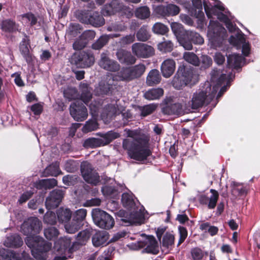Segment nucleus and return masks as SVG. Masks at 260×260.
Listing matches in <instances>:
<instances>
[{"label":"nucleus","mask_w":260,"mask_h":260,"mask_svg":"<svg viewBox=\"0 0 260 260\" xmlns=\"http://www.w3.org/2000/svg\"><path fill=\"white\" fill-rule=\"evenodd\" d=\"M235 78L232 72L228 75L219 69H214L211 72V80L205 82L200 88L193 93L191 100L185 107L189 110L197 109L204 104H208L217 94L216 99L220 98L231 85Z\"/></svg>","instance_id":"f257e3e1"},{"label":"nucleus","mask_w":260,"mask_h":260,"mask_svg":"<svg viewBox=\"0 0 260 260\" xmlns=\"http://www.w3.org/2000/svg\"><path fill=\"white\" fill-rule=\"evenodd\" d=\"M42 229L41 221L36 217H30L24 221L20 227V231L27 236L25 242L30 249L31 254L38 259H44L46 253L52 247L51 243L46 241L42 237L35 236Z\"/></svg>","instance_id":"f03ea898"},{"label":"nucleus","mask_w":260,"mask_h":260,"mask_svg":"<svg viewBox=\"0 0 260 260\" xmlns=\"http://www.w3.org/2000/svg\"><path fill=\"white\" fill-rule=\"evenodd\" d=\"M128 138L122 142V147L127 151L128 156L138 161H143L152 154L149 148V138L145 135L138 134L136 131L124 130Z\"/></svg>","instance_id":"7ed1b4c3"},{"label":"nucleus","mask_w":260,"mask_h":260,"mask_svg":"<svg viewBox=\"0 0 260 260\" xmlns=\"http://www.w3.org/2000/svg\"><path fill=\"white\" fill-rule=\"evenodd\" d=\"M208 45L212 49L221 47L226 39V29L217 21H210L207 31Z\"/></svg>","instance_id":"20e7f679"},{"label":"nucleus","mask_w":260,"mask_h":260,"mask_svg":"<svg viewBox=\"0 0 260 260\" xmlns=\"http://www.w3.org/2000/svg\"><path fill=\"white\" fill-rule=\"evenodd\" d=\"M196 79L197 76L191 69L180 66L173 79L172 85L176 89H181L188 84L194 83Z\"/></svg>","instance_id":"39448f33"},{"label":"nucleus","mask_w":260,"mask_h":260,"mask_svg":"<svg viewBox=\"0 0 260 260\" xmlns=\"http://www.w3.org/2000/svg\"><path fill=\"white\" fill-rule=\"evenodd\" d=\"M146 67L142 63H140L130 68H123L114 77L117 80H131L141 76L145 72Z\"/></svg>","instance_id":"423d86ee"},{"label":"nucleus","mask_w":260,"mask_h":260,"mask_svg":"<svg viewBox=\"0 0 260 260\" xmlns=\"http://www.w3.org/2000/svg\"><path fill=\"white\" fill-rule=\"evenodd\" d=\"M92 217L94 223L101 229L109 230L114 225L113 218L105 211L99 208L92 210Z\"/></svg>","instance_id":"0eeeda50"},{"label":"nucleus","mask_w":260,"mask_h":260,"mask_svg":"<svg viewBox=\"0 0 260 260\" xmlns=\"http://www.w3.org/2000/svg\"><path fill=\"white\" fill-rule=\"evenodd\" d=\"M80 89L81 91L80 96L81 101L89 106L92 115H96L101 106L100 101L94 100L88 105L89 101L92 99V93L88 84L85 83H81Z\"/></svg>","instance_id":"6e6552de"},{"label":"nucleus","mask_w":260,"mask_h":260,"mask_svg":"<svg viewBox=\"0 0 260 260\" xmlns=\"http://www.w3.org/2000/svg\"><path fill=\"white\" fill-rule=\"evenodd\" d=\"M176 2L182 5L192 16L202 18L204 16L201 0H175Z\"/></svg>","instance_id":"1a4fd4ad"},{"label":"nucleus","mask_w":260,"mask_h":260,"mask_svg":"<svg viewBox=\"0 0 260 260\" xmlns=\"http://www.w3.org/2000/svg\"><path fill=\"white\" fill-rule=\"evenodd\" d=\"M71 63L77 68H85L92 66L94 61V57L92 54L80 51L73 54L71 58Z\"/></svg>","instance_id":"9d476101"},{"label":"nucleus","mask_w":260,"mask_h":260,"mask_svg":"<svg viewBox=\"0 0 260 260\" xmlns=\"http://www.w3.org/2000/svg\"><path fill=\"white\" fill-rule=\"evenodd\" d=\"M80 14L79 18L81 22L90 24L94 27H100L105 23L103 16L98 12H94L91 14L87 12L82 11Z\"/></svg>","instance_id":"9b49d317"},{"label":"nucleus","mask_w":260,"mask_h":260,"mask_svg":"<svg viewBox=\"0 0 260 260\" xmlns=\"http://www.w3.org/2000/svg\"><path fill=\"white\" fill-rule=\"evenodd\" d=\"M81 173L83 179L87 183L95 185L99 183L100 176L89 163L85 162L81 164Z\"/></svg>","instance_id":"f8f14e48"},{"label":"nucleus","mask_w":260,"mask_h":260,"mask_svg":"<svg viewBox=\"0 0 260 260\" xmlns=\"http://www.w3.org/2000/svg\"><path fill=\"white\" fill-rule=\"evenodd\" d=\"M70 112L74 120L77 121H84L88 116L86 107L82 103H80V101L78 100L71 104Z\"/></svg>","instance_id":"ddd939ff"},{"label":"nucleus","mask_w":260,"mask_h":260,"mask_svg":"<svg viewBox=\"0 0 260 260\" xmlns=\"http://www.w3.org/2000/svg\"><path fill=\"white\" fill-rule=\"evenodd\" d=\"M133 53L139 58H146L154 54V48L147 44L135 43L132 46Z\"/></svg>","instance_id":"4468645a"},{"label":"nucleus","mask_w":260,"mask_h":260,"mask_svg":"<svg viewBox=\"0 0 260 260\" xmlns=\"http://www.w3.org/2000/svg\"><path fill=\"white\" fill-rule=\"evenodd\" d=\"M64 191L61 189H55L50 192L45 201L46 207L48 210L55 208L60 204L63 197Z\"/></svg>","instance_id":"2eb2a0df"},{"label":"nucleus","mask_w":260,"mask_h":260,"mask_svg":"<svg viewBox=\"0 0 260 260\" xmlns=\"http://www.w3.org/2000/svg\"><path fill=\"white\" fill-rule=\"evenodd\" d=\"M144 236V239L143 241L138 242L139 248L145 247L144 251L147 253L157 254L159 251L158 243L153 236Z\"/></svg>","instance_id":"dca6fc26"},{"label":"nucleus","mask_w":260,"mask_h":260,"mask_svg":"<svg viewBox=\"0 0 260 260\" xmlns=\"http://www.w3.org/2000/svg\"><path fill=\"white\" fill-rule=\"evenodd\" d=\"M71 241L67 238L60 239L54 243V249L57 250L60 255H56L53 260H66L67 257L66 256V252L70 251Z\"/></svg>","instance_id":"f3484780"},{"label":"nucleus","mask_w":260,"mask_h":260,"mask_svg":"<svg viewBox=\"0 0 260 260\" xmlns=\"http://www.w3.org/2000/svg\"><path fill=\"white\" fill-rule=\"evenodd\" d=\"M99 65L106 71L113 72L119 71L120 68V64L116 61L109 57L107 52H103L101 54Z\"/></svg>","instance_id":"a211bd4d"},{"label":"nucleus","mask_w":260,"mask_h":260,"mask_svg":"<svg viewBox=\"0 0 260 260\" xmlns=\"http://www.w3.org/2000/svg\"><path fill=\"white\" fill-rule=\"evenodd\" d=\"M0 260H27V253H18L9 249H0Z\"/></svg>","instance_id":"6ab92c4d"},{"label":"nucleus","mask_w":260,"mask_h":260,"mask_svg":"<svg viewBox=\"0 0 260 260\" xmlns=\"http://www.w3.org/2000/svg\"><path fill=\"white\" fill-rule=\"evenodd\" d=\"M210 192L212 194L209 198L205 194H201L199 198V201L200 204L207 205L209 209H212L216 205L219 194L218 192L213 189H211Z\"/></svg>","instance_id":"aec40b11"},{"label":"nucleus","mask_w":260,"mask_h":260,"mask_svg":"<svg viewBox=\"0 0 260 260\" xmlns=\"http://www.w3.org/2000/svg\"><path fill=\"white\" fill-rule=\"evenodd\" d=\"M155 12L161 16H175L180 12L179 8L174 4H168L167 6L159 5L155 9Z\"/></svg>","instance_id":"412c9836"},{"label":"nucleus","mask_w":260,"mask_h":260,"mask_svg":"<svg viewBox=\"0 0 260 260\" xmlns=\"http://www.w3.org/2000/svg\"><path fill=\"white\" fill-rule=\"evenodd\" d=\"M109 238V234L106 231H98L92 237V244L94 247L106 246Z\"/></svg>","instance_id":"4be33fe9"},{"label":"nucleus","mask_w":260,"mask_h":260,"mask_svg":"<svg viewBox=\"0 0 260 260\" xmlns=\"http://www.w3.org/2000/svg\"><path fill=\"white\" fill-rule=\"evenodd\" d=\"M176 68L175 61L172 59H167L161 63L160 70L162 76L169 78L173 75Z\"/></svg>","instance_id":"5701e85b"},{"label":"nucleus","mask_w":260,"mask_h":260,"mask_svg":"<svg viewBox=\"0 0 260 260\" xmlns=\"http://www.w3.org/2000/svg\"><path fill=\"white\" fill-rule=\"evenodd\" d=\"M116 55L117 59L121 63L129 65L134 64L136 61L135 57L130 52L125 50H118Z\"/></svg>","instance_id":"b1692460"},{"label":"nucleus","mask_w":260,"mask_h":260,"mask_svg":"<svg viewBox=\"0 0 260 260\" xmlns=\"http://www.w3.org/2000/svg\"><path fill=\"white\" fill-rule=\"evenodd\" d=\"M244 58L239 54H232L227 56L228 66L229 68L239 69L244 63Z\"/></svg>","instance_id":"393cba45"},{"label":"nucleus","mask_w":260,"mask_h":260,"mask_svg":"<svg viewBox=\"0 0 260 260\" xmlns=\"http://www.w3.org/2000/svg\"><path fill=\"white\" fill-rule=\"evenodd\" d=\"M120 36V34H111L102 35L92 44V48L94 50H100L108 42L110 39L118 38Z\"/></svg>","instance_id":"a878e982"},{"label":"nucleus","mask_w":260,"mask_h":260,"mask_svg":"<svg viewBox=\"0 0 260 260\" xmlns=\"http://www.w3.org/2000/svg\"><path fill=\"white\" fill-rule=\"evenodd\" d=\"M23 244V241L20 236L17 234H10L7 236L4 244L8 247H18Z\"/></svg>","instance_id":"bb28decb"},{"label":"nucleus","mask_w":260,"mask_h":260,"mask_svg":"<svg viewBox=\"0 0 260 260\" xmlns=\"http://www.w3.org/2000/svg\"><path fill=\"white\" fill-rule=\"evenodd\" d=\"M121 202L123 206L131 211H135L136 204L133 194L131 192H124L122 194Z\"/></svg>","instance_id":"cd10ccee"},{"label":"nucleus","mask_w":260,"mask_h":260,"mask_svg":"<svg viewBox=\"0 0 260 260\" xmlns=\"http://www.w3.org/2000/svg\"><path fill=\"white\" fill-rule=\"evenodd\" d=\"M96 135L101 137L103 146L109 144L120 136L118 133L114 131H110L107 133H98Z\"/></svg>","instance_id":"c85d7f7f"},{"label":"nucleus","mask_w":260,"mask_h":260,"mask_svg":"<svg viewBox=\"0 0 260 260\" xmlns=\"http://www.w3.org/2000/svg\"><path fill=\"white\" fill-rule=\"evenodd\" d=\"M161 77L158 70L156 69L151 70L148 73L146 83L149 86H153L159 84L161 81Z\"/></svg>","instance_id":"c756f323"},{"label":"nucleus","mask_w":260,"mask_h":260,"mask_svg":"<svg viewBox=\"0 0 260 260\" xmlns=\"http://www.w3.org/2000/svg\"><path fill=\"white\" fill-rule=\"evenodd\" d=\"M162 112L167 115H179L182 113V106L179 103L168 104L163 107Z\"/></svg>","instance_id":"7c9ffc66"},{"label":"nucleus","mask_w":260,"mask_h":260,"mask_svg":"<svg viewBox=\"0 0 260 260\" xmlns=\"http://www.w3.org/2000/svg\"><path fill=\"white\" fill-rule=\"evenodd\" d=\"M56 215L59 222L66 223L70 220L72 212L69 209L60 207L57 209Z\"/></svg>","instance_id":"2f4dec72"},{"label":"nucleus","mask_w":260,"mask_h":260,"mask_svg":"<svg viewBox=\"0 0 260 260\" xmlns=\"http://www.w3.org/2000/svg\"><path fill=\"white\" fill-rule=\"evenodd\" d=\"M150 37L149 28L147 25H142L136 32L137 40L140 42H146Z\"/></svg>","instance_id":"473e14b6"},{"label":"nucleus","mask_w":260,"mask_h":260,"mask_svg":"<svg viewBox=\"0 0 260 260\" xmlns=\"http://www.w3.org/2000/svg\"><path fill=\"white\" fill-rule=\"evenodd\" d=\"M164 94V90L161 88H152L146 91L144 94V98L148 100L159 99Z\"/></svg>","instance_id":"72a5a7b5"},{"label":"nucleus","mask_w":260,"mask_h":260,"mask_svg":"<svg viewBox=\"0 0 260 260\" xmlns=\"http://www.w3.org/2000/svg\"><path fill=\"white\" fill-rule=\"evenodd\" d=\"M57 180L54 178L40 180L36 182V186L38 189H50L56 186Z\"/></svg>","instance_id":"f704fd0d"},{"label":"nucleus","mask_w":260,"mask_h":260,"mask_svg":"<svg viewBox=\"0 0 260 260\" xmlns=\"http://www.w3.org/2000/svg\"><path fill=\"white\" fill-rule=\"evenodd\" d=\"M19 25L11 19H6L2 22L1 29L7 32H13L18 30Z\"/></svg>","instance_id":"c9c22d12"},{"label":"nucleus","mask_w":260,"mask_h":260,"mask_svg":"<svg viewBox=\"0 0 260 260\" xmlns=\"http://www.w3.org/2000/svg\"><path fill=\"white\" fill-rule=\"evenodd\" d=\"M231 186L232 187V193L235 196H245L247 193L246 188L242 184L232 181L231 183Z\"/></svg>","instance_id":"e433bc0d"},{"label":"nucleus","mask_w":260,"mask_h":260,"mask_svg":"<svg viewBox=\"0 0 260 260\" xmlns=\"http://www.w3.org/2000/svg\"><path fill=\"white\" fill-rule=\"evenodd\" d=\"M44 174L48 176H57L61 174L59 163L55 162L48 166L44 170Z\"/></svg>","instance_id":"4c0bfd02"},{"label":"nucleus","mask_w":260,"mask_h":260,"mask_svg":"<svg viewBox=\"0 0 260 260\" xmlns=\"http://www.w3.org/2000/svg\"><path fill=\"white\" fill-rule=\"evenodd\" d=\"M184 32L192 43L197 45H202L204 43V40L199 33L191 30H186Z\"/></svg>","instance_id":"58836bf2"},{"label":"nucleus","mask_w":260,"mask_h":260,"mask_svg":"<svg viewBox=\"0 0 260 260\" xmlns=\"http://www.w3.org/2000/svg\"><path fill=\"white\" fill-rule=\"evenodd\" d=\"M135 16L140 19L144 20L149 17L150 11L147 6H141L137 8L135 12Z\"/></svg>","instance_id":"ea45409f"},{"label":"nucleus","mask_w":260,"mask_h":260,"mask_svg":"<svg viewBox=\"0 0 260 260\" xmlns=\"http://www.w3.org/2000/svg\"><path fill=\"white\" fill-rule=\"evenodd\" d=\"M127 28L125 24L121 22H116L111 23L107 27L108 31H114V34H119L120 32L125 31Z\"/></svg>","instance_id":"a19ab883"},{"label":"nucleus","mask_w":260,"mask_h":260,"mask_svg":"<svg viewBox=\"0 0 260 260\" xmlns=\"http://www.w3.org/2000/svg\"><path fill=\"white\" fill-rule=\"evenodd\" d=\"M183 58L187 62L194 66H199L200 60L197 55L193 52H185L183 54Z\"/></svg>","instance_id":"79ce46f5"},{"label":"nucleus","mask_w":260,"mask_h":260,"mask_svg":"<svg viewBox=\"0 0 260 260\" xmlns=\"http://www.w3.org/2000/svg\"><path fill=\"white\" fill-rule=\"evenodd\" d=\"M101 138H89L86 139L83 143V146L85 148H96L103 146Z\"/></svg>","instance_id":"37998d69"},{"label":"nucleus","mask_w":260,"mask_h":260,"mask_svg":"<svg viewBox=\"0 0 260 260\" xmlns=\"http://www.w3.org/2000/svg\"><path fill=\"white\" fill-rule=\"evenodd\" d=\"M116 1H112L109 4L105 5L103 8L102 11L104 15H111L114 14L117 10Z\"/></svg>","instance_id":"c03bdc74"},{"label":"nucleus","mask_w":260,"mask_h":260,"mask_svg":"<svg viewBox=\"0 0 260 260\" xmlns=\"http://www.w3.org/2000/svg\"><path fill=\"white\" fill-rule=\"evenodd\" d=\"M99 126L96 119H89L87 121L82 127V132L84 133H87L98 129Z\"/></svg>","instance_id":"a18cd8bd"},{"label":"nucleus","mask_w":260,"mask_h":260,"mask_svg":"<svg viewBox=\"0 0 260 260\" xmlns=\"http://www.w3.org/2000/svg\"><path fill=\"white\" fill-rule=\"evenodd\" d=\"M91 229L88 228L79 232L77 235V240L80 244H84L89 239L91 235Z\"/></svg>","instance_id":"49530a36"},{"label":"nucleus","mask_w":260,"mask_h":260,"mask_svg":"<svg viewBox=\"0 0 260 260\" xmlns=\"http://www.w3.org/2000/svg\"><path fill=\"white\" fill-rule=\"evenodd\" d=\"M173 44L169 40L164 41L157 44V49L162 53L171 52L173 49Z\"/></svg>","instance_id":"de8ad7c7"},{"label":"nucleus","mask_w":260,"mask_h":260,"mask_svg":"<svg viewBox=\"0 0 260 260\" xmlns=\"http://www.w3.org/2000/svg\"><path fill=\"white\" fill-rule=\"evenodd\" d=\"M152 30L155 34L164 35L168 31L169 29L164 24L156 22L153 25Z\"/></svg>","instance_id":"09e8293b"},{"label":"nucleus","mask_w":260,"mask_h":260,"mask_svg":"<svg viewBox=\"0 0 260 260\" xmlns=\"http://www.w3.org/2000/svg\"><path fill=\"white\" fill-rule=\"evenodd\" d=\"M81 26L76 23H71L68 27V34L72 37H76L80 34L82 31Z\"/></svg>","instance_id":"8fccbe9b"},{"label":"nucleus","mask_w":260,"mask_h":260,"mask_svg":"<svg viewBox=\"0 0 260 260\" xmlns=\"http://www.w3.org/2000/svg\"><path fill=\"white\" fill-rule=\"evenodd\" d=\"M174 243V236L173 234L167 233L162 238V246L164 247L169 248Z\"/></svg>","instance_id":"3c124183"},{"label":"nucleus","mask_w":260,"mask_h":260,"mask_svg":"<svg viewBox=\"0 0 260 260\" xmlns=\"http://www.w3.org/2000/svg\"><path fill=\"white\" fill-rule=\"evenodd\" d=\"M44 234L47 239L52 240L58 236L59 232L56 228L50 227L44 230Z\"/></svg>","instance_id":"603ef678"},{"label":"nucleus","mask_w":260,"mask_h":260,"mask_svg":"<svg viewBox=\"0 0 260 260\" xmlns=\"http://www.w3.org/2000/svg\"><path fill=\"white\" fill-rule=\"evenodd\" d=\"M43 220L47 224L53 225L56 223L57 218L55 214L48 210L44 216Z\"/></svg>","instance_id":"864d4df0"},{"label":"nucleus","mask_w":260,"mask_h":260,"mask_svg":"<svg viewBox=\"0 0 260 260\" xmlns=\"http://www.w3.org/2000/svg\"><path fill=\"white\" fill-rule=\"evenodd\" d=\"M82 224L73 220L71 224H65L64 228L68 233L73 234L79 230Z\"/></svg>","instance_id":"5fc2aeb1"},{"label":"nucleus","mask_w":260,"mask_h":260,"mask_svg":"<svg viewBox=\"0 0 260 260\" xmlns=\"http://www.w3.org/2000/svg\"><path fill=\"white\" fill-rule=\"evenodd\" d=\"M179 43L185 50H190L192 49V43L185 32L180 39Z\"/></svg>","instance_id":"6e6d98bb"},{"label":"nucleus","mask_w":260,"mask_h":260,"mask_svg":"<svg viewBox=\"0 0 260 260\" xmlns=\"http://www.w3.org/2000/svg\"><path fill=\"white\" fill-rule=\"evenodd\" d=\"M87 214V211L85 209H80L75 212L73 219L75 221L81 223L85 219Z\"/></svg>","instance_id":"4d7b16f0"},{"label":"nucleus","mask_w":260,"mask_h":260,"mask_svg":"<svg viewBox=\"0 0 260 260\" xmlns=\"http://www.w3.org/2000/svg\"><path fill=\"white\" fill-rule=\"evenodd\" d=\"M157 106L154 104L145 105L140 108L141 115L146 116L152 113L156 108Z\"/></svg>","instance_id":"13d9d810"},{"label":"nucleus","mask_w":260,"mask_h":260,"mask_svg":"<svg viewBox=\"0 0 260 260\" xmlns=\"http://www.w3.org/2000/svg\"><path fill=\"white\" fill-rule=\"evenodd\" d=\"M212 63V58L207 55H203L201 57V61L200 66L201 69H206L209 68Z\"/></svg>","instance_id":"bf43d9fd"},{"label":"nucleus","mask_w":260,"mask_h":260,"mask_svg":"<svg viewBox=\"0 0 260 260\" xmlns=\"http://www.w3.org/2000/svg\"><path fill=\"white\" fill-rule=\"evenodd\" d=\"M63 93L64 96L69 101L77 99L79 95L77 90L75 88H69Z\"/></svg>","instance_id":"052dcab7"},{"label":"nucleus","mask_w":260,"mask_h":260,"mask_svg":"<svg viewBox=\"0 0 260 260\" xmlns=\"http://www.w3.org/2000/svg\"><path fill=\"white\" fill-rule=\"evenodd\" d=\"M103 194L107 197H114L117 191L116 188L112 186L105 185L102 188Z\"/></svg>","instance_id":"680f3d73"},{"label":"nucleus","mask_w":260,"mask_h":260,"mask_svg":"<svg viewBox=\"0 0 260 260\" xmlns=\"http://www.w3.org/2000/svg\"><path fill=\"white\" fill-rule=\"evenodd\" d=\"M86 45L87 43L85 41L83 38H81L80 35L79 37L77 38L73 43V47L74 50H80L84 48Z\"/></svg>","instance_id":"e2e57ef3"},{"label":"nucleus","mask_w":260,"mask_h":260,"mask_svg":"<svg viewBox=\"0 0 260 260\" xmlns=\"http://www.w3.org/2000/svg\"><path fill=\"white\" fill-rule=\"evenodd\" d=\"M20 50L26 62H30L31 60V56L29 54V51L27 46L23 43L21 44Z\"/></svg>","instance_id":"0e129e2a"},{"label":"nucleus","mask_w":260,"mask_h":260,"mask_svg":"<svg viewBox=\"0 0 260 260\" xmlns=\"http://www.w3.org/2000/svg\"><path fill=\"white\" fill-rule=\"evenodd\" d=\"M22 17L26 22H29L31 26H34L37 23V18L31 13L24 14L22 15Z\"/></svg>","instance_id":"69168bd1"},{"label":"nucleus","mask_w":260,"mask_h":260,"mask_svg":"<svg viewBox=\"0 0 260 260\" xmlns=\"http://www.w3.org/2000/svg\"><path fill=\"white\" fill-rule=\"evenodd\" d=\"M104 112L106 114L107 117H111L116 114L117 108L115 105L109 104L105 107Z\"/></svg>","instance_id":"338daca9"},{"label":"nucleus","mask_w":260,"mask_h":260,"mask_svg":"<svg viewBox=\"0 0 260 260\" xmlns=\"http://www.w3.org/2000/svg\"><path fill=\"white\" fill-rule=\"evenodd\" d=\"M81 38L85 40V41L88 43V42L93 39L95 36V32L94 31L92 30H87L84 31L81 35Z\"/></svg>","instance_id":"774afa93"}]
</instances>
